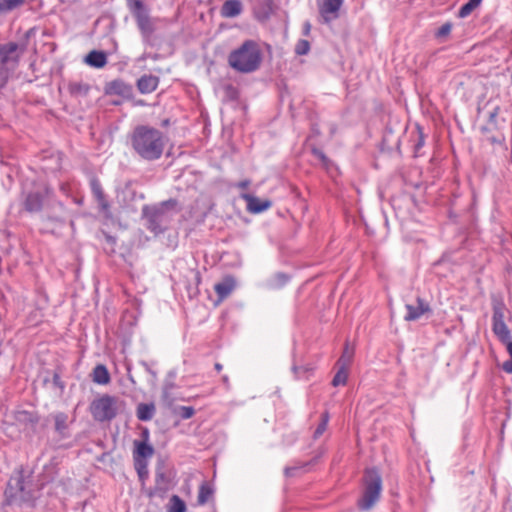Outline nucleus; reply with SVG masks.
I'll use <instances>...</instances> for the list:
<instances>
[{
	"mask_svg": "<svg viewBox=\"0 0 512 512\" xmlns=\"http://www.w3.org/2000/svg\"><path fill=\"white\" fill-rule=\"evenodd\" d=\"M291 279V276L284 272H277L274 274L271 279L269 286L272 289H281L283 288Z\"/></svg>",
	"mask_w": 512,
	"mask_h": 512,
	"instance_id": "72a5a7b5",
	"label": "nucleus"
},
{
	"mask_svg": "<svg viewBox=\"0 0 512 512\" xmlns=\"http://www.w3.org/2000/svg\"><path fill=\"white\" fill-rule=\"evenodd\" d=\"M162 400L164 401L165 404L171 406L175 400L174 396L172 395V391L162 390Z\"/></svg>",
	"mask_w": 512,
	"mask_h": 512,
	"instance_id": "09e8293b",
	"label": "nucleus"
},
{
	"mask_svg": "<svg viewBox=\"0 0 512 512\" xmlns=\"http://www.w3.org/2000/svg\"><path fill=\"white\" fill-rule=\"evenodd\" d=\"M236 287V281L233 276H226L221 282L214 285V290L219 301L226 299Z\"/></svg>",
	"mask_w": 512,
	"mask_h": 512,
	"instance_id": "4be33fe9",
	"label": "nucleus"
},
{
	"mask_svg": "<svg viewBox=\"0 0 512 512\" xmlns=\"http://www.w3.org/2000/svg\"><path fill=\"white\" fill-rule=\"evenodd\" d=\"M173 479L174 473L166 468L163 461H159L155 467V484L144 490L145 496L150 500L155 497L164 499L174 487Z\"/></svg>",
	"mask_w": 512,
	"mask_h": 512,
	"instance_id": "0eeeda50",
	"label": "nucleus"
},
{
	"mask_svg": "<svg viewBox=\"0 0 512 512\" xmlns=\"http://www.w3.org/2000/svg\"><path fill=\"white\" fill-rule=\"evenodd\" d=\"M104 94L107 96H120L123 100L131 101L134 98L133 86L121 78L106 82Z\"/></svg>",
	"mask_w": 512,
	"mask_h": 512,
	"instance_id": "ddd939ff",
	"label": "nucleus"
},
{
	"mask_svg": "<svg viewBox=\"0 0 512 512\" xmlns=\"http://www.w3.org/2000/svg\"><path fill=\"white\" fill-rule=\"evenodd\" d=\"M311 130L315 136H319L321 134L320 128L317 124H312Z\"/></svg>",
	"mask_w": 512,
	"mask_h": 512,
	"instance_id": "4d7b16f0",
	"label": "nucleus"
},
{
	"mask_svg": "<svg viewBox=\"0 0 512 512\" xmlns=\"http://www.w3.org/2000/svg\"><path fill=\"white\" fill-rule=\"evenodd\" d=\"M310 42L306 39H299L295 45V54L298 56H303L309 53L310 51Z\"/></svg>",
	"mask_w": 512,
	"mask_h": 512,
	"instance_id": "37998d69",
	"label": "nucleus"
},
{
	"mask_svg": "<svg viewBox=\"0 0 512 512\" xmlns=\"http://www.w3.org/2000/svg\"><path fill=\"white\" fill-rule=\"evenodd\" d=\"M178 201L174 198L162 201L154 205L142 207V218L146 220V228L155 236L164 233L170 220L169 211H179Z\"/></svg>",
	"mask_w": 512,
	"mask_h": 512,
	"instance_id": "7ed1b4c3",
	"label": "nucleus"
},
{
	"mask_svg": "<svg viewBox=\"0 0 512 512\" xmlns=\"http://www.w3.org/2000/svg\"><path fill=\"white\" fill-rule=\"evenodd\" d=\"M214 368L217 372H220L223 369V366L220 363H215Z\"/></svg>",
	"mask_w": 512,
	"mask_h": 512,
	"instance_id": "bf43d9fd",
	"label": "nucleus"
},
{
	"mask_svg": "<svg viewBox=\"0 0 512 512\" xmlns=\"http://www.w3.org/2000/svg\"><path fill=\"white\" fill-rule=\"evenodd\" d=\"M425 140L426 135L423 131V128L420 125H416L415 131H412L410 134V142L415 157H419L422 155L421 149L425 145Z\"/></svg>",
	"mask_w": 512,
	"mask_h": 512,
	"instance_id": "b1692460",
	"label": "nucleus"
},
{
	"mask_svg": "<svg viewBox=\"0 0 512 512\" xmlns=\"http://www.w3.org/2000/svg\"><path fill=\"white\" fill-rule=\"evenodd\" d=\"M343 0H324L319 6V12L325 22L338 17V11L342 6Z\"/></svg>",
	"mask_w": 512,
	"mask_h": 512,
	"instance_id": "a211bd4d",
	"label": "nucleus"
},
{
	"mask_svg": "<svg viewBox=\"0 0 512 512\" xmlns=\"http://www.w3.org/2000/svg\"><path fill=\"white\" fill-rule=\"evenodd\" d=\"M160 78L153 74H143L136 81V87L141 94H150L158 88Z\"/></svg>",
	"mask_w": 512,
	"mask_h": 512,
	"instance_id": "f3484780",
	"label": "nucleus"
},
{
	"mask_svg": "<svg viewBox=\"0 0 512 512\" xmlns=\"http://www.w3.org/2000/svg\"><path fill=\"white\" fill-rule=\"evenodd\" d=\"M135 104L143 106V105H145V102H144V100H138Z\"/></svg>",
	"mask_w": 512,
	"mask_h": 512,
	"instance_id": "680f3d73",
	"label": "nucleus"
},
{
	"mask_svg": "<svg viewBox=\"0 0 512 512\" xmlns=\"http://www.w3.org/2000/svg\"><path fill=\"white\" fill-rule=\"evenodd\" d=\"M338 371L334 375L331 384L334 387H338L340 385H345L348 379V367L338 365Z\"/></svg>",
	"mask_w": 512,
	"mask_h": 512,
	"instance_id": "c9c22d12",
	"label": "nucleus"
},
{
	"mask_svg": "<svg viewBox=\"0 0 512 512\" xmlns=\"http://www.w3.org/2000/svg\"><path fill=\"white\" fill-rule=\"evenodd\" d=\"M252 11L255 19L266 22L275 11V0H251Z\"/></svg>",
	"mask_w": 512,
	"mask_h": 512,
	"instance_id": "4468645a",
	"label": "nucleus"
},
{
	"mask_svg": "<svg viewBox=\"0 0 512 512\" xmlns=\"http://www.w3.org/2000/svg\"><path fill=\"white\" fill-rule=\"evenodd\" d=\"M134 468L141 483V491L144 493V490L146 489V481L149 476L148 461H134Z\"/></svg>",
	"mask_w": 512,
	"mask_h": 512,
	"instance_id": "2f4dec72",
	"label": "nucleus"
},
{
	"mask_svg": "<svg viewBox=\"0 0 512 512\" xmlns=\"http://www.w3.org/2000/svg\"><path fill=\"white\" fill-rule=\"evenodd\" d=\"M293 371L296 374V377L300 378L301 377V373H304V372L308 371V369H306L304 367L293 366Z\"/></svg>",
	"mask_w": 512,
	"mask_h": 512,
	"instance_id": "864d4df0",
	"label": "nucleus"
},
{
	"mask_svg": "<svg viewBox=\"0 0 512 512\" xmlns=\"http://www.w3.org/2000/svg\"><path fill=\"white\" fill-rule=\"evenodd\" d=\"M128 10L133 16L144 44L153 47L155 45L154 33L156 26L150 16V9L144 0H125Z\"/></svg>",
	"mask_w": 512,
	"mask_h": 512,
	"instance_id": "39448f33",
	"label": "nucleus"
},
{
	"mask_svg": "<svg viewBox=\"0 0 512 512\" xmlns=\"http://www.w3.org/2000/svg\"><path fill=\"white\" fill-rule=\"evenodd\" d=\"M487 140L492 145H496L497 144V145L503 146L505 144V136L502 133H498V134L490 133V135L487 136Z\"/></svg>",
	"mask_w": 512,
	"mask_h": 512,
	"instance_id": "49530a36",
	"label": "nucleus"
},
{
	"mask_svg": "<svg viewBox=\"0 0 512 512\" xmlns=\"http://www.w3.org/2000/svg\"><path fill=\"white\" fill-rule=\"evenodd\" d=\"M107 240L110 242H115V239L112 236H107Z\"/></svg>",
	"mask_w": 512,
	"mask_h": 512,
	"instance_id": "e2e57ef3",
	"label": "nucleus"
},
{
	"mask_svg": "<svg viewBox=\"0 0 512 512\" xmlns=\"http://www.w3.org/2000/svg\"><path fill=\"white\" fill-rule=\"evenodd\" d=\"M201 283V275L198 270H190L184 281V287L190 299L199 295V284Z\"/></svg>",
	"mask_w": 512,
	"mask_h": 512,
	"instance_id": "6ab92c4d",
	"label": "nucleus"
},
{
	"mask_svg": "<svg viewBox=\"0 0 512 512\" xmlns=\"http://www.w3.org/2000/svg\"><path fill=\"white\" fill-rule=\"evenodd\" d=\"M15 418L18 422L31 426L37 425L40 421V416L37 412L27 410L18 411Z\"/></svg>",
	"mask_w": 512,
	"mask_h": 512,
	"instance_id": "7c9ffc66",
	"label": "nucleus"
},
{
	"mask_svg": "<svg viewBox=\"0 0 512 512\" xmlns=\"http://www.w3.org/2000/svg\"><path fill=\"white\" fill-rule=\"evenodd\" d=\"M156 412V407L153 402L139 403L136 408V416L140 421H150Z\"/></svg>",
	"mask_w": 512,
	"mask_h": 512,
	"instance_id": "c756f323",
	"label": "nucleus"
},
{
	"mask_svg": "<svg viewBox=\"0 0 512 512\" xmlns=\"http://www.w3.org/2000/svg\"><path fill=\"white\" fill-rule=\"evenodd\" d=\"M59 189L63 194H65V195L69 194V185L67 183H65V182L60 183Z\"/></svg>",
	"mask_w": 512,
	"mask_h": 512,
	"instance_id": "5fc2aeb1",
	"label": "nucleus"
},
{
	"mask_svg": "<svg viewBox=\"0 0 512 512\" xmlns=\"http://www.w3.org/2000/svg\"><path fill=\"white\" fill-rule=\"evenodd\" d=\"M329 412L328 411H324L321 416H320V422L319 424L317 425L314 433H313V438L314 439H318L327 429V425H328V422H329Z\"/></svg>",
	"mask_w": 512,
	"mask_h": 512,
	"instance_id": "4c0bfd02",
	"label": "nucleus"
},
{
	"mask_svg": "<svg viewBox=\"0 0 512 512\" xmlns=\"http://www.w3.org/2000/svg\"><path fill=\"white\" fill-rule=\"evenodd\" d=\"M89 186L94 200L97 203L98 211L106 218L112 217L111 204L104 192L102 184L96 175L89 178Z\"/></svg>",
	"mask_w": 512,
	"mask_h": 512,
	"instance_id": "f8f14e48",
	"label": "nucleus"
},
{
	"mask_svg": "<svg viewBox=\"0 0 512 512\" xmlns=\"http://www.w3.org/2000/svg\"><path fill=\"white\" fill-rule=\"evenodd\" d=\"M134 152L143 160L155 161L162 157L165 148V136L157 128L138 125L130 136Z\"/></svg>",
	"mask_w": 512,
	"mask_h": 512,
	"instance_id": "f257e3e1",
	"label": "nucleus"
},
{
	"mask_svg": "<svg viewBox=\"0 0 512 512\" xmlns=\"http://www.w3.org/2000/svg\"><path fill=\"white\" fill-rule=\"evenodd\" d=\"M249 185V181L245 180L239 183V187L246 188Z\"/></svg>",
	"mask_w": 512,
	"mask_h": 512,
	"instance_id": "052dcab7",
	"label": "nucleus"
},
{
	"mask_svg": "<svg viewBox=\"0 0 512 512\" xmlns=\"http://www.w3.org/2000/svg\"><path fill=\"white\" fill-rule=\"evenodd\" d=\"M177 414L181 419H190L195 414V409L192 406H180L177 410Z\"/></svg>",
	"mask_w": 512,
	"mask_h": 512,
	"instance_id": "a18cd8bd",
	"label": "nucleus"
},
{
	"mask_svg": "<svg viewBox=\"0 0 512 512\" xmlns=\"http://www.w3.org/2000/svg\"><path fill=\"white\" fill-rule=\"evenodd\" d=\"M67 90L72 98L78 99L88 96L91 85L83 81H70L67 84Z\"/></svg>",
	"mask_w": 512,
	"mask_h": 512,
	"instance_id": "393cba45",
	"label": "nucleus"
},
{
	"mask_svg": "<svg viewBox=\"0 0 512 512\" xmlns=\"http://www.w3.org/2000/svg\"><path fill=\"white\" fill-rule=\"evenodd\" d=\"M113 104L114 105H119V104H121V102L120 101H114Z\"/></svg>",
	"mask_w": 512,
	"mask_h": 512,
	"instance_id": "774afa93",
	"label": "nucleus"
},
{
	"mask_svg": "<svg viewBox=\"0 0 512 512\" xmlns=\"http://www.w3.org/2000/svg\"><path fill=\"white\" fill-rule=\"evenodd\" d=\"M92 380L99 385H107L111 381L108 368L104 364H98L92 371Z\"/></svg>",
	"mask_w": 512,
	"mask_h": 512,
	"instance_id": "c85d7f7f",
	"label": "nucleus"
},
{
	"mask_svg": "<svg viewBox=\"0 0 512 512\" xmlns=\"http://www.w3.org/2000/svg\"><path fill=\"white\" fill-rule=\"evenodd\" d=\"M502 370L508 374H512V358L510 357L509 360L503 362L502 364Z\"/></svg>",
	"mask_w": 512,
	"mask_h": 512,
	"instance_id": "3c124183",
	"label": "nucleus"
},
{
	"mask_svg": "<svg viewBox=\"0 0 512 512\" xmlns=\"http://www.w3.org/2000/svg\"><path fill=\"white\" fill-rule=\"evenodd\" d=\"M118 398L109 394H103L95 398L89 406L93 419L97 422H110L118 414Z\"/></svg>",
	"mask_w": 512,
	"mask_h": 512,
	"instance_id": "9d476101",
	"label": "nucleus"
},
{
	"mask_svg": "<svg viewBox=\"0 0 512 512\" xmlns=\"http://www.w3.org/2000/svg\"><path fill=\"white\" fill-rule=\"evenodd\" d=\"M242 198L247 203V210L253 214H259L267 209H269L272 205V202L268 199H260L252 194H243Z\"/></svg>",
	"mask_w": 512,
	"mask_h": 512,
	"instance_id": "dca6fc26",
	"label": "nucleus"
},
{
	"mask_svg": "<svg viewBox=\"0 0 512 512\" xmlns=\"http://www.w3.org/2000/svg\"><path fill=\"white\" fill-rule=\"evenodd\" d=\"M25 49V45L13 41L0 43V64L13 72L18 67Z\"/></svg>",
	"mask_w": 512,
	"mask_h": 512,
	"instance_id": "9b49d317",
	"label": "nucleus"
},
{
	"mask_svg": "<svg viewBox=\"0 0 512 512\" xmlns=\"http://www.w3.org/2000/svg\"><path fill=\"white\" fill-rule=\"evenodd\" d=\"M417 305L414 306L412 304H406L407 313L404 316L406 321H415L418 320L423 314L431 312V308L429 304L422 299L421 297H417Z\"/></svg>",
	"mask_w": 512,
	"mask_h": 512,
	"instance_id": "2eb2a0df",
	"label": "nucleus"
},
{
	"mask_svg": "<svg viewBox=\"0 0 512 512\" xmlns=\"http://www.w3.org/2000/svg\"><path fill=\"white\" fill-rule=\"evenodd\" d=\"M310 30H311L310 23L309 22H305L304 27H303V34L306 35V36L309 35Z\"/></svg>",
	"mask_w": 512,
	"mask_h": 512,
	"instance_id": "6e6d98bb",
	"label": "nucleus"
},
{
	"mask_svg": "<svg viewBox=\"0 0 512 512\" xmlns=\"http://www.w3.org/2000/svg\"><path fill=\"white\" fill-rule=\"evenodd\" d=\"M175 388H176V384L173 381L166 380L164 385H163V389L162 390L173 391Z\"/></svg>",
	"mask_w": 512,
	"mask_h": 512,
	"instance_id": "603ef678",
	"label": "nucleus"
},
{
	"mask_svg": "<svg viewBox=\"0 0 512 512\" xmlns=\"http://www.w3.org/2000/svg\"><path fill=\"white\" fill-rule=\"evenodd\" d=\"M500 107L496 106L492 111L489 112L487 124L481 128L484 134H490L502 129V124L499 121Z\"/></svg>",
	"mask_w": 512,
	"mask_h": 512,
	"instance_id": "a878e982",
	"label": "nucleus"
},
{
	"mask_svg": "<svg viewBox=\"0 0 512 512\" xmlns=\"http://www.w3.org/2000/svg\"><path fill=\"white\" fill-rule=\"evenodd\" d=\"M311 153L320 160V162L326 169H328L332 164V161L327 157L323 150L317 147H312Z\"/></svg>",
	"mask_w": 512,
	"mask_h": 512,
	"instance_id": "79ce46f5",
	"label": "nucleus"
},
{
	"mask_svg": "<svg viewBox=\"0 0 512 512\" xmlns=\"http://www.w3.org/2000/svg\"><path fill=\"white\" fill-rule=\"evenodd\" d=\"M363 491L357 501L361 511L370 510L378 502L382 491V476L377 467H370L364 470Z\"/></svg>",
	"mask_w": 512,
	"mask_h": 512,
	"instance_id": "423d86ee",
	"label": "nucleus"
},
{
	"mask_svg": "<svg viewBox=\"0 0 512 512\" xmlns=\"http://www.w3.org/2000/svg\"><path fill=\"white\" fill-rule=\"evenodd\" d=\"M53 194V189L46 185H35L30 190H23L21 193V205L24 211L28 213H38L42 211L44 202Z\"/></svg>",
	"mask_w": 512,
	"mask_h": 512,
	"instance_id": "1a4fd4ad",
	"label": "nucleus"
},
{
	"mask_svg": "<svg viewBox=\"0 0 512 512\" xmlns=\"http://www.w3.org/2000/svg\"><path fill=\"white\" fill-rule=\"evenodd\" d=\"M213 495V489L206 483L203 482L198 491L197 502L199 505H204L209 498Z\"/></svg>",
	"mask_w": 512,
	"mask_h": 512,
	"instance_id": "e433bc0d",
	"label": "nucleus"
},
{
	"mask_svg": "<svg viewBox=\"0 0 512 512\" xmlns=\"http://www.w3.org/2000/svg\"><path fill=\"white\" fill-rule=\"evenodd\" d=\"M222 380H223L224 383H228V376H226V375L223 376Z\"/></svg>",
	"mask_w": 512,
	"mask_h": 512,
	"instance_id": "69168bd1",
	"label": "nucleus"
},
{
	"mask_svg": "<svg viewBox=\"0 0 512 512\" xmlns=\"http://www.w3.org/2000/svg\"><path fill=\"white\" fill-rule=\"evenodd\" d=\"M321 455H322V453H318L310 461L297 462L293 466L285 467L284 468V475L286 477H288V478L295 477L298 474L299 471H301V470H305L306 471L307 467L316 464L318 462V459L321 457Z\"/></svg>",
	"mask_w": 512,
	"mask_h": 512,
	"instance_id": "cd10ccee",
	"label": "nucleus"
},
{
	"mask_svg": "<svg viewBox=\"0 0 512 512\" xmlns=\"http://www.w3.org/2000/svg\"><path fill=\"white\" fill-rule=\"evenodd\" d=\"M185 501L178 495H172L167 505V512H186Z\"/></svg>",
	"mask_w": 512,
	"mask_h": 512,
	"instance_id": "473e14b6",
	"label": "nucleus"
},
{
	"mask_svg": "<svg viewBox=\"0 0 512 512\" xmlns=\"http://www.w3.org/2000/svg\"><path fill=\"white\" fill-rule=\"evenodd\" d=\"M52 384L55 388H58L61 393L64 392L65 382L61 379V369L57 368L52 373Z\"/></svg>",
	"mask_w": 512,
	"mask_h": 512,
	"instance_id": "c03bdc74",
	"label": "nucleus"
},
{
	"mask_svg": "<svg viewBox=\"0 0 512 512\" xmlns=\"http://www.w3.org/2000/svg\"><path fill=\"white\" fill-rule=\"evenodd\" d=\"M36 496L32 489L31 481L27 482L23 471H18L12 475L4 491V506H23L34 507Z\"/></svg>",
	"mask_w": 512,
	"mask_h": 512,
	"instance_id": "20e7f679",
	"label": "nucleus"
},
{
	"mask_svg": "<svg viewBox=\"0 0 512 512\" xmlns=\"http://www.w3.org/2000/svg\"><path fill=\"white\" fill-rule=\"evenodd\" d=\"M453 28V24L452 22H446L444 23L442 26H440L435 32H434V37L437 39V40H440V41H444L446 40L450 33H451V30Z\"/></svg>",
	"mask_w": 512,
	"mask_h": 512,
	"instance_id": "ea45409f",
	"label": "nucleus"
},
{
	"mask_svg": "<svg viewBox=\"0 0 512 512\" xmlns=\"http://www.w3.org/2000/svg\"><path fill=\"white\" fill-rule=\"evenodd\" d=\"M491 306H492V331L497 339L505 344L511 340V331L506 325L505 319V311H507L506 304L501 296L492 295L491 296Z\"/></svg>",
	"mask_w": 512,
	"mask_h": 512,
	"instance_id": "6e6552de",
	"label": "nucleus"
},
{
	"mask_svg": "<svg viewBox=\"0 0 512 512\" xmlns=\"http://www.w3.org/2000/svg\"><path fill=\"white\" fill-rule=\"evenodd\" d=\"M155 450L150 443L134 441L133 461H148L152 457Z\"/></svg>",
	"mask_w": 512,
	"mask_h": 512,
	"instance_id": "5701e85b",
	"label": "nucleus"
},
{
	"mask_svg": "<svg viewBox=\"0 0 512 512\" xmlns=\"http://www.w3.org/2000/svg\"><path fill=\"white\" fill-rule=\"evenodd\" d=\"M353 350H349L348 343H346L344 351L337 361V365L349 367L353 358Z\"/></svg>",
	"mask_w": 512,
	"mask_h": 512,
	"instance_id": "a19ab883",
	"label": "nucleus"
},
{
	"mask_svg": "<svg viewBox=\"0 0 512 512\" xmlns=\"http://www.w3.org/2000/svg\"><path fill=\"white\" fill-rule=\"evenodd\" d=\"M168 123H169V120H168V119H166V120H164V121H163L162 125H163V126H165V125H167Z\"/></svg>",
	"mask_w": 512,
	"mask_h": 512,
	"instance_id": "338daca9",
	"label": "nucleus"
},
{
	"mask_svg": "<svg viewBox=\"0 0 512 512\" xmlns=\"http://www.w3.org/2000/svg\"><path fill=\"white\" fill-rule=\"evenodd\" d=\"M150 439V431L147 427H142L140 432V440H137V442H145L149 443Z\"/></svg>",
	"mask_w": 512,
	"mask_h": 512,
	"instance_id": "8fccbe9b",
	"label": "nucleus"
},
{
	"mask_svg": "<svg viewBox=\"0 0 512 512\" xmlns=\"http://www.w3.org/2000/svg\"><path fill=\"white\" fill-rule=\"evenodd\" d=\"M12 71L0 64V90L7 84Z\"/></svg>",
	"mask_w": 512,
	"mask_h": 512,
	"instance_id": "de8ad7c7",
	"label": "nucleus"
},
{
	"mask_svg": "<svg viewBox=\"0 0 512 512\" xmlns=\"http://www.w3.org/2000/svg\"><path fill=\"white\" fill-rule=\"evenodd\" d=\"M482 0H469L462 5L457 13V17L464 19L468 17L480 4Z\"/></svg>",
	"mask_w": 512,
	"mask_h": 512,
	"instance_id": "f704fd0d",
	"label": "nucleus"
},
{
	"mask_svg": "<svg viewBox=\"0 0 512 512\" xmlns=\"http://www.w3.org/2000/svg\"><path fill=\"white\" fill-rule=\"evenodd\" d=\"M54 420V429L60 439H67L70 437L68 415L65 412H56L52 414Z\"/></svg>",
	"mask_w": 512,
	"mask_h": 512,
	"instance_id": "aec40b11",
	"label": "nucleus"
},
{
	"mask_svg": "<svg viewBox=\"0 0 512 512\" xmlns=\"http://www.w3.org/2000/svg\"><path fill=\"white\" fill-rule=\"evenodd\" d=\"M227 62L234 71L241 74L259 70L263 62V53L259 43L252 39L245 40L228 54Z\"/></svg>",
	"mask_w": 512,
	"mask_h": 512,
	"instance_id": "f03ea898",
	"label": "nucleus"
},
{
	"mask_svg": "<svg viewBox=\"0 0 512 512\" xmlns=\"http://www.w3.org/2000/svg\"><path fill=\"white\" fill-rule=\"evenodd\" d=\"M243 5L240 0H226L221 7V15L225 18H234L241 14Z\"/></svg>",
	"mask_w": 512,
	"mask_h": 512,
	"instance_id": "bb28decb",
	"label": "nucleus"
},
{
	"mask_svg": "<svg viewBox=\"0 0 512 512\" xmlns=\"http://www.w3.org/2000/svg\"><path fill=\"white\" fill-rule=\"evenodd\" d=\"M49 381H50V379L48 377H45L43 379V384L46 385Z\"/></svg>",
	"mask_w": 512,
	"mask_h": 512,
	"instance_id": "0e129e2a",
	"label": "nucleus"
},
{
	"mask_svg": "<svg viewBox=\"0 0 512 512\" xmlns=\"http://www.w3.org/2000/svg\"><path fill=\"white\" fill-rule=\"evenodd\" d=\"M504 345H506L507 351H508L510 357L512 358V341L509 340V342H506Z\"/></svg>",
	"mask_w": 512,
	"mask_h": 512,
	"instance_id": "13d9d810",
	"label": "nucleus"
},
{
	"mask_svg": "<svg viewBox=\"0 0 512 512\" xmlns=\"http://www.w3.org/2000/svg\"><path fill=\"white\" fill-rule=\"evenodd\" d=\"M25 0H0V13H8L24 4Z\"/></svg>",
	"mask_w": 512,
	"mask_h": 512,
	"instance_id": "58836bf2",
	"label": "nucleus"
},
{
	"mask_svg": "<svg viewBox=\"0 0 512 512\" xmlns=\"http://www.w3.org/2000/svg\"><path fill=\"white\" fill-rule=\"evenodd\" d=\"M84 62L92 68H104L108 62L107 53L102 50H91L84 57Z\"/></svg>",
	"mask_w": 512,
	"mask_h": 512,
	"instance_id": "412c9836",
	"label": "nucleus"
}]
</instances>
